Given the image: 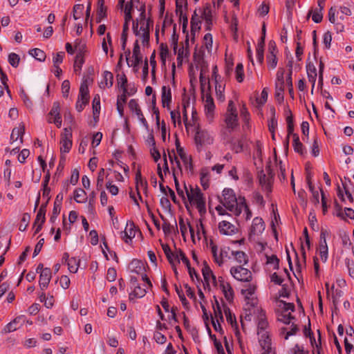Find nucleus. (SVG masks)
<instances>
[{
  "instance_id": "1",
  "label": "nucleus",
  "mask_w": 354,
  "mask_h": 354,
  "mask_svg": "<svg viewBox=\"0 0 354 354\" xmlns=\"http://www.w3.org/2000/svg\"><path fill=\"white\" fill-rule=\"evenodd\" d=\"M183 188L189 203L198 209L200 216H203L206 213L205 199L200 188L197 186L184 185Z\"/></svg>"
},
{
  "instance_id": "2",
  "label": "nucleus",
  "mask_w": 354,
  "mask_h": 354,
  "mask_svg": "<svg viewBox=\"0 0 354 354\" xmlns=\"http://www.w3.org/2000/svg\"><path fill=\"white\" fill-rule=\"evenodd\" d=\"M286 122H287V131H288V137L290 138L292 137V145L295 151L297 153L302 155L304 153V148L303 145L299 141V138L298 135L294 133V122H293V117L291 111L289 109L286 110Z\"/></svg>"
},
{
  "instance_id": "3",
  "label": "nucleus",
  "mask_w": 354,
  "mask_h": 354,
  "mask_svg": "<svg viewBox=\"0 0 354 354\" xmlns=\"http://www.w3.org/2000/svg\"><path fill=\"white\" fill-rule=\"evenodd\" d=\"M223 205L236 216L240 215L239 202L232 189L225 188L223 191Z\"/></svg>"
},
{
  "instance_id": "4",
  "label": "nucleus",
  "mask_w": 354,
  "mask_h": 354,
  "mask_svg": "<svg viewBox=\"0 0 354 354\" xmlns=\"http://www.w3.org/2000/svg\"><path fill=\"white\" fill-rule=\"evenodd\" d=\"M294 310L295 306L292 303L280 301L279 308L276 311L277 320L286 324H290L291 320L294 319L291 315V312H293Z\"/></svg>"
},
{
  "instance_id": "5",
  "label": "nucleus",
  "mask_w": 354,
  "mask_h": 354,
  "mask_svg": "<svg viewBox=\"0 0 354 354\" xmlns=\"http://www.w3.org/2000/svg\"><path fill=\"white\" fill-rule=\"evenodd\" d=\"M265 223L260 217H255L252 220V225L249 230L248 239L250 242L259 241L260 236L265 230ZM258 243H261L258 242Z\"/></svg>"
},
{
  "instance_id": "6",
  "label": "nucleus",
  "mask_w": 354,
  "mask_h": 354,
  "mask_svg": "<svg viewBox=\"0 0 354 354\" xmlns=\"http://www.w3.org/2000/svg\"><path fill=\"white\" fill-rule=\"evenodd\" d=\"M89 101V90L87 80H83L80 85L78 99L76 102V110L81 112L88 103Z\"/></svg>"
},
{
  "instance_id": "7",
  "label": "nucleus",
  "mask_w": 354,
  "mask_h": 354,
  "mask_svg": "<svg viewBox=\"0 0 354 354\" xmlns=\"http://www.w3.org/2000/svg\"><path fill=\"white\" fill-rule=\"evenodd\" d=\"M202 98L204 102V111L206 118L209 122H212L214 118L215 110L213 98L209 92L202 94Z\"/></svg>"
},
{
  "instance_id": "8",
  "label": "nucleus",
  "mask_w": 354,
  "mask_h": 354,
  "mask_svg": "<svg viewBox=\"0 0 354 354\" xmlns=\"http://www.w3.org/2000/svg\"><path fill=\"white\" fill-rule=\"evenodd\" d=\"M129 270L135 274H140L142 277V279L144 281H146L149 286L151 287L152 284L147 277V274L145 273V267L144 263L140 260L133 259L129 265Z\"/></svg>"
},
{
  "instance_id": "9",
  "label": "nucleus",
  "mask_w": 354,
  "mask_h": 354,
  "mask_svg": "<svg viewBox=\"0 0 354 354\" xmlns=\"http://www.w3.org/2000/svg\"><path fill=\"white\" fill-rule=\"evenodd\" d=\"M214 133L205 129H198L195 135V141L197 145H208L214 142Z\"/></svg>"
},
{
  "instance_id": "10",
  "label": "nucleus",
  "mask_w": 354,
  "mask_h": 354,
  "mask_svg": "<svg viewBox=\"0 0 354 354\" xmlns=\"http://www.w3.org/2000/svg\"><path fill=\"white\" fill-rule=\"evenodd\" d=\"M259 342L263 350L261 354H275L274 350L271 346V339L268 332L266 330H260L258 332Z\"/></svg>"
},
{
  "instance_id": "11",
  "label": "nucleus",
  "mask_w": 354,
  "mask_h": 354,
  "mask_svg": "<svg viewBox=\"0 0 354 354\" xmlns=\"http://www.w3.org/2000/svg\"><path fill=\"white\" fill-rule=\"evenodd\" d=\"M162 250L171 265L180 263V256L178 252L180 249L176 248V245H173L174 249L170 248L169 245H161Z\"/></svg>"
},
{
  "instance_id": "12",
  "label": "nucleus",
  "mask_w": 354,
  "mask_h": 354,
  "mask_svg": "<svg viewBox=\"0 0 354 354\" xmlns=\"http://www.w3.org/2000/svg\"><path fill=\"white\" fill-rule=\"evenodd\" d=\"M230 273L239 281H250L252 279L251 272L241 266L231 268Z\"/></svg>"
},
{
  "instance_id": "13",
  "label": "nucleus",
  "mask_w": 354,
  "mask_h": 354,
  "mask_svg": "<svg viewBox=\"0 0 354 354\" xmlns=\"http://www.w3.org/2000/svg\"><path fill=\"white\" fill-rule=\"evenodd\" d=\"M72 132L71 128H65L60 140L61 153H68L72 147Z\"/></svg>"
},
{
  "instance_id": "14",
  "label": "nucleus",
  "mask_w": 354,
  "mask_h": 354,
  "mask_svg": "<svg viewBox=\"0 0 354 354\" xmlns=\"http://www.w3.org/2000/svg\"><path fill=\"white\" fill-rule=\"evenodd\" d=\"M273 180V174L270 168L267 169V174L263 171L259 174V181L263 189L267 192H271Z\"/></svg>"
},
{
  "instance_id": "15",
  "label": "nucleus",
  "mask_w": 354,
  "mask_h": 354,
  "mask_svg": "<svg viewBox=\"0 0 354 354\" xmlns=\"http://www.w3.org/2000/svg\"><path fill=\"white\" fill-rule=\"evenodd\" d=\"M59 111V104L58 102H54L48 116V122L49 123H54L58 128H60L62 126V119Z\"/></svg>"
},
{
  "instance_id": "16",
  "label": "nucleus",
  "mask_w": 354,
  "mask_h": 354,
  "mask_svg": "<svg viewBox=\"0 0 354 354\" xmlns=\"http://www.w3.org/2000/svg\"><path fill=\"white\" fill-rule=\"evenodd\" d=\"M140 27L138 30L140 31V37L142 39V43H148L149 40V29L150 26L153 24V21L148 18L146 21L140 22Z\"/></svg>"
},
{
  "instance_id": "17",
  "label": "nucleus",
  "mask_w": 354,
  "mask_h": 354,
  "mask_svg": "<svg viewBox=\"0 0 354 354\" xmlns=\"http://www.w3.org/2000/svg\"><path fill=\"white\" fill-rule=\"evenodd\" d=\"M218 230L221 234L226 236H232L237 231V227L227 221H222L218 223Z\"/></svg>"
},
{
  "instance_id": "18",
  "label": "nucleus",
  "mask_w": 354,
  "mask_h": 354,
  "mask_svg": "<svg viewBox=\"0 0 354 354\" xmlns=\"http://www.w3.org/2000/svg\"><path fill=\"white\" fill-rule=\"evenodd\" d=\"M202 273L207 286H209L210 279H212V283L214 286L217 285L216 276L213 274L211 268L207 265L206 261H204L203 267L202 268Z\"/></svg>"
},
{
  "instance_id": "19",
  "label": "nucleus",
  "mask_w": 354,
  "mask_h": 354,
  "mask_svg": "<svg viewBox=\"0 0 354 354\" xmlns=\"http://www.w3.org/2000/svg\"><path fill=\"white\" fill-rule=\"evenodd\" d=\"M217 245H212V253L213 254L214 261L216 263H217L219 266L223 264L222 259L224 257H228L230 258L228 255V252L230 251L229 247H224L223 248L221 249L220 254L219 256L217 254Z\"/></svg>"
},
{
  "instance_id": "20",
  "label": "nucleus",
  "mask_w": 354,
  "mask_h": 354,
  "mask_svg": "<svg viewBox=\"0 0 354 354\" xmlns=\"http://www.w3.org/2000/svg\"><path fill=\"white\" fill-rule=\"evenodd\" d=\"M51 274L52 272L49 268H45V270L41 272V274H39V284L41 290L47 288L51 279Z\"/></svg>"
},
{
  "instance_id": "21",
  "label": "nucleus",
  "mask_w": 354,
  "mask_h": 354,
  "mask_svg": "<svg viewBox=\"0 0 354 354\" xmlns=\"http://www.w3.org/2000/svg\"><path fill=\"white\" fill-rule=\"evenodd\" d=\"M176 145L177 153L182 160L185 167L186 169L192 170L193 167L191 158L184 151L183 149L180 147L178 140L176 141Z\"/></svg>"
},
{
  "instance_id": "22",
  "label": "nucleus",
  "mask_w": 354,
  "mask_h": 354,
  "mask_svg": "<svg viewBox=\"0 0 354 354\" xmlns=\"http://www.w3.org/2000/svg\"><path fill=\"white\" fill-rule=\"evenodd\" d=\"M136 233H139V232L136 229L133 223H127L126 227L122 232V239L127 243L128 242L132 241Z\"/></svg>"
},
{
  "instance_id": "23",
  "label": "nucleus",
  "mask_w": 354,
  "mask_h": 354,
  "mask_svg": "<svg viewBox=\"0 0 354 354\" xmlns=\"http://www.w3.org/2000/svg\"><path fill=\"white\" fill-rule=\"evenodd\" d=\"M225 123L226 128L229 129L230 131L237 127L239 125L237 113H226Z\"/></svg>"
},
{
  "instance_id": "24",
  "label": "nucleus",
  "mask_w": 354,
  "mask_h": 354,
  "mask_svg": "<svg viewBox=\"0 0 354 354\" xmlns=\"http://www.w3.org/2000/svg\"><path fill=\"white\" fill-rule=\"evenodd\" d=\"M218 281L220 288L222 290L226 299L227 301L232 300L234 297V291L230 284L225 283L222 277L218 279Z\"/></svg>"
},
{
  "instance_id": "25",
  "label": "nucleus",
  "mask_w": 354,
  "mask_h": 354,
  "mask_svg": "<svg viewBox=\"0 0 354 354\" xmlns=\"http://www.w3.org/2000/svg\"><path fill=\"white\" fill-rule=\"evenodd\" d=\"M198 11L201 18L205 21L206 29L209 30L212 21V14L210 7L206 6L203 10L199 9Z\"/></svg>"
},
{
  "instance_id": "26",
  "label": "nucleus",
  "mask_w": 354,
  "mask_h": 354,
  "mask_svg": "<svg viewBox=\"0 0 354 354\" xmlns=\"http://www.w3.org/2000/svg\"><path fill=\"white\" fill-rule=\"evenodd\" d=\"M25 132L24 125L21 124L18 127H15L12 129L10 136V143L12 144L17 142L19 139V142H23V136Z\"/></svg>"
},
{
  "instance_id": "27",
  "label": "nucleus",
  "mask_w": 354,
  "mask_h": 354,
  "mask_svg": "<svg viewBox=\"0 0 354 354\" xmlns=\"http://www.w3.org/2000/svg\"><path fill=\"white\" fill-rule=\"evenodd\" d=\"M256 287L254 285L249 284L246 289L241 290L242 295L245 296V300L248 301L247 304H250L251 306L254 307L257 304V301L253 298H250L252 296L255 292Z\"/></svg>"
},
{
  "instance_id": "28",
  "label": "nucleus",
  "mask_w": 354,
  "mask_h": 354,
  "mask_svg": "<svg viewBox=\"0 0 354 354\" xmlns=\"http://www.w3.org/2000/svg\"><path fill=\"white\" fill-rule=\"evenodd\" d=\"M162 91V104L163 107L169 108V104L171 101V88L169 86H163L161 89Z\"/></svg>"
},
{
  "instance_id": "29",
  "label": "nucleus",
  "mask_w": 354,
  "mask_h": 354,
  "mask_svg": "<svg viewBox=\"0 0 354 354\" xmlns=\"http://www.w3.org/2000/svg\"><path fill=\"white\" fill-rule=\"evenodd\" d=\"M205 73V68H202L200 72V84H201V93H206L210 89V85L208 79H207L204 74Z\"/></svg>"
},
{
  "instance_id": "30",
  "label": "nucleus",
  "mask_w": 354,
  "mask_h": 354,
  "mask_svg": "<svg viewBox=\"0 0 354 354\" xmlns=\"http://www.w3.org/2000/svg\"><path fill=\"white\" fill-rule=\"evenodd\" d=\"M113 75L109 71H104L103 73V80L100 83V86L101 88H110L113 86Z\"/></svg>"
},
{
  "instance_id": "31",
  "label": "nucleus",
  "mask_w": 354,
  "mask_h": 354,
  "mask_svg": "<svg viewBox=\"0 0 354 354\" xmlns=\"http://www.w3.org/2000/svg\"><path fill=\"white\" fill-rule=\"evenodd\" d=\"M325 1L326 0H318V6L319 8V10L316 9L312 16V19L315 23H319L322 20L323 15L322 11L324 8Z\"/></svg>"
},
{
  "instance_id": "32",
  "label": "nucleus",
  "mask_w": 354,
  "mask_h": 354,
  "mask_svg": "<svg viewBox=\"0 0 354 354\" xmlns=\"http://www.w3.org/2000/svg\"><path fill=\"white\" fill-rule=\"evenodd\" d=\"M201 175V184L204 189H207L209 187V181L210 173L206 168L202 169L200 173Z\"/></svg>"
},
{
  "instance_id": "33",
  "label": "nucleus",
  "mask_w": 354,
  "mask_h": 354,
  "mask_svg": "<svg viewBox=\"0 0 354 354\" xmlns=\"http://www.w3.org/2000/svg\"><path fill=\"white\" fill-rule=\"evenodd\" d=\"M201 17L196 10L191 19L192 32L198 31L201 29Z\"/></svg>"
},
{
  "instance_id": "34",
  "label": "nucleus",
  "mask_w": 354,
  "mask_h": 354,
  "mask_svg": "<svg viewBox=\"0 0 354 354\" xmlns=\"http://www.w3.org/2000/svg\"><path fill=\"white\" fill-rule=\"evenodd\" d=\"M297 330L296 325L292 324L290 326L283 327L280 329V334L284 335V339H288V337L295 334Z\"/></svg>"
},
{
  "instance_id": "35",
  "label": "nucleus",
  "mask_w": 354,
  "mask_h": 354,
  "mask_svg": "<svg viewBox=\"0 0 354 354\" xmlns=\"http://www.w3.org/2000/svg\"><path fill=\"white\" fill-rule=\"evenodd\" d=\"M232 255L234 257L235 259L240 264H246L248 261V259L245 252L242 251H232Z\"/></svg>"
},
{
  "instance_id": "36",
  "label": "nucleus",
  "mask_w": 354,
  "mask_h": 354,
  "mask_svg": "<svg viewBox=\"0 0 354 354\" xmlns=\"http://www.w3.org/2000/svg\"><path fill=\"white\" fill-rule=\"evenodd\" d=\"M178 44L177 42H174V50L175 53H177V60L178 64H181L183 62V59L184 57H187L188 55V50L187 48H184V47H182L177 50Z\"/></svg>"
},
{
  "instance_id": "37",
  "label": "nucleus",
  "mask_w": 354,
  "mask_h": 354,
  "mask_svg": "<svg viewBox=\"0 0 354 354\" xmlns=\"http://www.w3.org/2000/svg\"><path fill=\"white\" fill-rule=\"evenodd\" d=\"M127 101V94L122 93V95H119L117 99V110L121 117L123 116L124 113V104L126 103Z\"/></svg>"
},
{
  "instance_id": "38",
  "label": "nucleus",
  "mask_w": 354,
  "mask_h": 354,
  "mask_svg": "<svg viewBox=\"0 0 354 354\" xmlns=\"http://www.w3.org/2000/svg\"><path fill=\"white\" fill-rule=\"evenodd\" d=\"M257 310L259 311L260 313L258 321V332H260V330H266V329L268 327V323L265 317V313L262 310Z\"/></svg>"
},
{
  "instance_id": "39",
  "label": "nucleus",
  "mask_w": 354,
  "mask_h": 354,
  "mask_svg": "<svg viewBox=\"0 0 354 354\" xmlns=\"http://www.w3.org/2000/svg\"><path fill=\"white\" fill-rule=\"evenodd\" d=\"M84 62V59L82 53L81 52H80L76 55L75 58L73 68H74V71L75 73L80 72Z\"/></svg>"
},
{
  "instance_id": "40",
  "label": "nucleus",
  "mask_w": 354,
  "mask_h": 354,
  "mask_svg": "<svg viewBox=\"0 0 354 354\" xmlns=\"http://www.w3.org/2000/svg\"><path fill=\"white\" fill-rule=\"evenodd\" d=\"M285 70L283 68H279L277 73V78L275 81L276 87H284L285 88V80H284Z\"/></svg>"
},
{
  "instance_id": "41",
  "label": "nucleus",
  "mask_w": 354,
  "mask_h": 354,
  "mask_svg": "<svg viewBox=\"0 0 354 354\" xmlns=\"http://www.w3.org/2000/svg\"><path fill=\"white\" fill-rule=\"evenodd\" d=\"M93 117L98 118L100 111V98L99 95H95L93 97Z\"/></svg>"
},
{
  "instance_id": "42",
  "label": "nucleus",
  "mask_w": 354,
  "mask_h": 354,
  "mask_svg": "<svg viewBox=\"0 0 354 354\" xmlns=\"http://www.w3.org/2000/svg\"><path fill=\"white\" fill-rule=\"evenodd\" d=\"M45 213L38 212L35 221L34 222V227L35 228V232H38L41 227L42 224L45 221Z\"/></svg>"
},
{
  "instance_id": "43",
  "label": "nucleus",
  "mask_w": 354,
  "mask_h": 354,
  "mask_svg": "<svg viewBox=\"0 0 354 354\" xmlns=\"http://www.w3.org/2000/svg\"><path fill=\"white\" fill-rule=\"evenodd\" d=\"M133 57L134 58V65H138L142 61V57L140 54V46L136 41L133 49Z\"/></svg>"
},
{
  "instance_id": "44",
  "label": "nucleus",
  "mask_w": 354,
  "mask_h": 354,
  "mask_svg": "<svg viewBox=\"0 0 354 354\" xmlns=\"http://www.w3.org/2000/svg\"><path fill=\"white\" fill-rule=\"evenodd\" d=\"M146 292V290L138 285L133 288V291L129 294V299L132 300L133 297L138 298L143 297Z\"/></svg>"
},
{
  "instance_id": "45",
  "label": "nucleus",
  "mask_w": 354,
  "mask_h": 354,
  "mask_svg": "<svg viewBox=\"0 0 354 354\" xmlns=\"http://www.w3.org/2000/svg\"><path fill=\"white\" fill-rule=\"evenodd\" d=\"M298 200L300 205L304 209H306L308 206V194L304 189H301L298 192Z\"/></svg>"
},
{
  "instance_id": "46",
  "label": "nucleus",
  "mask_w": 354,
  "mask_h": 354,
  "mask_svg": "<svg viewBox=\"0 0 354 354\" xmlns=\"http://www.w3.org/2000/svg\"><path fill=\"white\" fill-rule=\"evenodd\" d=\"M239 209H239L240 210V214L242 212H244V214H245V219L246 220L250 219L251 218V216H252V212L249 209L248 206L246 205L244 198L240 199L239 206Z\"/></svg>"
},
{
  "instance_id": "47",
  "label": "nucleus",
  "mask_w": 354,
  "mask_h": 354,
  "mask_svg": "<svg viewBox=\"0 0 354 354\" xmlns=\"http://www.w3.org/2000/svg\"><path fill=\"white\" fill-rule=\"evenodd\" d=\"M281 290H279V297H288L290 293L292 286L289 283V281L283 283L281 284Z\"/></svg>"
},
{
  "instance_id": "48",
  "label": "nucleus",
  "mask_w": 354,
  "mask_h": 354,
  "mask_svg": "<svg viewBox=\"0 0 354 354\" xmlns=\"http://www.w3.org/2000/svg\"><path fill=\"white\" fill-rule=\"evenodd\" d=\"M74 199L77 203H84L86 199V194L82 189H77L74 192Z\"/></svg>"
},
{
  "instance_id": "49",
  "label": "nucleus",
  "mask_w": 354,
  "mask_h": 354,
  "mask_svg": "<svg viewBox=\"0 0 354 354\" xmlns=\"http://www.w3.org/2000/svg\"><path fill=\"white\" fill-rule=\"evenodd\" d=\"M118 84L120 85V88L122 90V93H127V79L126 77V75L124 73H122L121 75H118Z\"/></svg>"
},
{
  "instance_id": "50",
  "label": "nucleus",
  "mask_w": 354,
  "mask_h": 354,
  "mask_svg": "<svg viewBox=\"0 0 354 354\" xmlns=\"http://www.w3.org/2000/svg\"><path fill=\"white\" fill-rule=\"evenodd\" d=\"M136 184L137 190L138 189L139 187L146 189L147 186V182L146 180L142 178L140 170H138L136 174Z\"/></svg>"
},
{
  "instance_id": "51",
  "label": "nucleus",
  "mask_w": 354,
  "mask_h": 354,
  "mask_svg": "<svg viewBox=\"0 0 354 354\" xmlns=\"http://www.w3.org/2000/svg\"><path fill=\"white\" fill-rule=\"evenodd\" d=\"M30 54L34 57L35 59H37V60L40 61V62H43L45 60V58H46V54L44 53V52L43 50H41V49H39V48H34V49H32L30 51Z\"/></svg>"
},
{
  "instance_id": "52",
  "label": "nucleus",
  "mask_w": 354,
  "mask_h": 354,
  "mask_svg": "<svg viewBox=\"0 0 354 354\" xmlns=\"http://www.w3.org/2000/svg\"><path fill=\"white\" fill-rule=\"evenodd\" d=\"M104 248H102V245H100V247L102 248V252L105 257V258L109 260V254H108V252L110 255V257L114 260H115L116 261H118V257L116 255V253L114 252V251H111L109 248V245H104Z\"/></svg>"
},
{
  "instance_id": "53",
  "label": "nucleus",
  "mask_w": 354,
  "mask_h": 354,
  "mask_svg": "<svg viewBox=\"0 0 354 354\" xmlns=\"http://www.w3.org/2000/svg\"><path fill=\"white\" fill-rule=\"evenodd\" d=\"M79 263L80 260L77 259L76 258H71L70 261L67 263L69 271L72 273L77 272L78 270Z\"/></svg>"
},
{
  "instance_id": "54",
  "label": "nucleus",
  "mask_w": 354,
  "mask_h": 354,
  "mask_svg": "<svg viewBox=\"0 0 354 354\" xmlns=\"http://www.w3.org/2000/svg\"><path fill=\"white\" fill-rule=\"evenodd\" d=\"M133 10V3L131 1H129L125 4L124 6V20L125 21H131L132 20V15L131 12Z\"/></svg>"
},
{
  "instance_id": "55",
  "label": "nucleus",
  "mask_w": 354,
  "mask_h": 354,
  "mask_svg": "<svg viewBox=\"0 0 354 354\" xmlns=\"http://www.w3.org/2000/svg\"><path fill=\"white\" fill-rule=\"evenodd\" d=\"M332 297L334 305H337L340 302V299L344 295V292L340 289H334L333 288L332 290Z\"/></svg>"
},
{
  "instance_id": "56",
  "label": "nucleus",
  "mask_w": 354,
  "mask_h": 354,
  "mask_svg": "<svg viewBox=\"0 0 354 354\" xmlns=\"http://www.w3.org/2000/svg\"><path fill=\"white\" fill-rule=\"evenodd\" d=\"M318 254L321 260L323 262H326L328 258V245H319Z\"/></svg>"
},
{
  "instance_id": "57",
  "label": "nucleus",
  "mask_w": 354,
  "mask_h": 354,
  "mask_svg": "<svg viewBox=\"0 0 354 354\" xmlns=\"http://www.w3.org/2000/svg\"><path fill=\"white\" fill-rule=\"evenodd\" d=\"M215 90L217 99L221 102H223L225 100V96L223 94L224 87L221 84H218L217 80H216Z\"/></svg>"
},
{
  "instance_id": "58",
  "label": "nucleus",
  "mask_w": 354,
  "mask_h": 354,
  "mask_svg": "<svg viewBox=\"0 0 354 354\" xmlns=\"http://www.w3.org/2000/svg\"><path fill=\"white\" fill-rule=\"evenodd\" d=\"M20 61L19 56L15 53H11L8 55V62L12 67H17Z\"/></svg>"
},
{
  "instance_id": "59",
  "label": "nucleus",
  "mask_w": 354,
  "mask_h": 354,
  "mask_svg": "<svg viewBox=\"0 0 354 354\" xmlns=\"http://www.w3.org/2000/svg\"><path fill=\"white\" fill-rule=\"evenodd\" d=\"M266 263L272 266L273 269H278L279 260L276 255L266 256Z\"/></svg>"
},
{
  "instance_id": "60",
  "label": "nucleus",
  "mask_w": 354,
  "mask_h": 354,
  "mask_svg": "<svg viewBox=\"0 0 354 354\" xmlns=\"http://www.w3.org/2000/svg\"><path fill=\"white\" fill-rule=\"evenodd\" d=\"M236 80L239 82H242L243 81L244 73H243V66L242 64H238L236 66Z\"/></svg>"
},
{
  "instance_id": "61",
  "label": "nucleus",
  "mask_w": 354,
  "mask_h": 354,
  "mask_svg": "<svg viewBox=\"0 0 354 354\" xmlns=\"http://www.w3.org/2000/svg\"><path fill=\"white\" fill-rule=\"evenodd\" d=\"M170 115L171 121L174 126L178 124L179 127H181L182 123L180 113L178 111H171Z\"/></svg>"
},
{
  "instance_id": "62",
  "label": "nucleus",
  "mask_w": 354,
  "mask_h": 354,
  "mask_svg": "<svg viewBox=\"0 0 354 354\" xmlns=\"http://www.w3.org/2000/svg\"><path fill=\"white\" fill-rule=\"evenodd\" d=\"M224 313L225 314L227 322L230 323L232 325H233L234 323L235 324H236V317L234 315L231 313L228 307L225 306L224 308Z\"/></svg>"
},
{
  "instance_id": "63",
  "label": "nucleus",
  "mask_w": 354,
  "mask_h": 354,
  "mask_svg": "<svg viewBox=\"0 0 354 354\" xmlns=\"http://www.w3.org/2000/svg\"><path fill=\"white\" fill-rule=\"evenodd\" d=\"M84 9L82 4H76L73 7V18L75 20L80 19Z\"/></svg>"
},
{
  "instance_id": "64",
  "label": "nucleus",
  "mask_w": 354,
  "mask_h": 354,
  "mask_svg": "<svg viewBox=\"0 0 354 354\" xmlns=\"http://www.w3.org/2000/svg\"><path fill=\"white\" fill-rule=\"evenodd\" d=\"M346 265L349 276L354 279V261L353 260L346 259Z\"/></svg>"
}]
</instances>
